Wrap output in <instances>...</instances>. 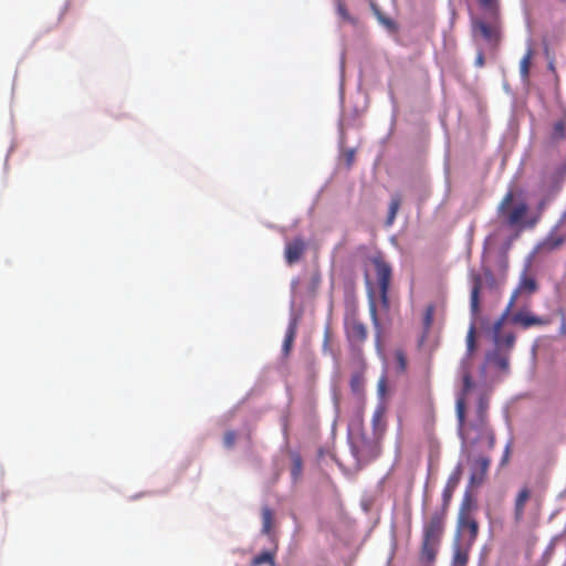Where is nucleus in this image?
I'll use <instances>...</instances> for the list:
<instances>
[{
    "instance_id": "obj_1",
    "label": "nucleus",
    "mask_w": 566,
    "mask_h": 566,
    "mask_svg": "<svg viewBox=\"0 0 566 566\" xmlns=\"http://www.w3.org/2000/svg\"><path fill=\"white\" fill-rule=\"evenodd\" d=\"M365 283L368 291L369 316L375 329V346L378 352L382 347V326L378 316L377 304L375 300V286L379 290L380 303L384 308L389 307V287L392 277V268L386 261L381 253H376L366 259Z\"/></svg>"
},
{
    "instance_id": "obj_2",
    "label": "nucleus",
    "mask_w": 566,
    "mask_h": 566,
    "mask_svg": "<svg viewBox=\"0 0 566 566\" xmlns=\"http://www.w3.org/2000/svg\"><path fill=\"white\" fill-rule=\"evenodd\" d=\"M489 396L481 394L478 398L476 407L472 417L467 418V407L464 398H457L455 412L458 420L459 436L471 444L486 441L489 450L495 447V433L489 423Z\"/></svg>"
},
{
    "instance_id": "obj_3",
    "label": "nucleus",
    "mask_w": 566,
    "mask_h": 566,
    "mask_svg": "<svg viewBox=\"0 0 566 566\" xmlns=\"http://www.w3.org/2000/svg\"><path fill=\"white\" fill-rule=\"evenodd\" d=\"M443 513H432L424 522L421 534V545L418 555V566H434L446 531Z\"/></svg>"
},
{
    "instance_id": "obj_4",
    "label": "nucleus",
    "mask_w": 566,
    "mask_h": 566,
    "mask_svg": "<svg viewBox=\"0 0 566 566\" xmlns=\"http://www.w3.org/2000/svg\"><path fill=\"white\" fill-rule=\"evenodd\" d=\"M343 324L349 348L358 355L361 354L368 338V328L359 316L358 301L354 295L345 297Z\"/></svg>"
},
{
    "instance_id": "obj_5",
    "label": "nucleus",
    "mask_w": 566,
    "mask_h": 566,
    "mask_svg": "<svg viewBox=\"0 0 566 566\" xmlns=\"http://www.w3.org/2000/svg\"><path fill=\"white\" fill-rule=\"evenodd\" d=\"M479 522L475 516H457L452 556L459 560H469L470 552L479 535Z\"/></svg>"
},
{
    "instance_id": "obj_6",
    "label": "nucleus",
    "mask_w": 566,
    "mask_h": 566,
    "mask_svg": "<svg viewBox=\"0 0 566 566\" xmlns=\"http://www.w3.org/2000/svg\"><path fill=\"white\" fill-rule=\"evenodd\" d=\"M350 449L358 463H368L380 454L381 438L367 436L361 431L352 437Z\"/></svg>"
},
{
    "instance_id": "obj_7",
    "label": "nucleus",
    "mask_w": 566,
    "mask_h": 566,
    "mask_svg": "<svg viewBox=\"0 0 566 566\" xmlns=\"http://www.w3.org/2000/svg\"><path fill=\"white\" fill-rule=\"evenodd\" d=\"M514 199L513 191H509L502 199L499 206V213L504 216L506 223L511 227L517 226L525 218L527 213V205L522 202L515 206L511 211H507L509 206Z\"/></svg>"
},
{
    "instance_id": "obj_8",
    "label": "nucleus",
    "mask_w": 566,
    "mask_h": 566,
    "mask_svg": "<svg viewBox=\"0 0 566 566\" xmlns=\"http://www.w3.org/2000/svg\"><path fill=\"white\" fill-rule=\"evenodd\" d=\"M490 464L491 459L485 455H479L471 460L469 488H478L484 482Z\"/></svg>"
},
{
    "instance_id": "obj_9",
    "label": "nucleus",
    "mask_w": 566,
    "mask_h": 566,
    "mask_svg": "<svg viewBox=\"0 0 566 566\" xmlns=\"http://www.w3.org/2000/svg\"><path fill=\"white\" fill-rule=\"evenodd\" d=\"M473 33L479 32L481 36L490 44L497 45L501 40L500 25L494 23H486L482 19H474L472 21Z\"/></svg>"
},
{
    "instance_id": "obj_10",
    "label": "nucleus",
    "mask_w": 566,
    "mask_h": 566,
    "mask_svg": "<svg viewBox=\"0 0 566 566\" xmlns=\"http://www.w3.org/2000/svg\"><path fill=\"white\" fill-rule=\"evenodd\" d=\"M537 289H538V285H537L536 280L533 276L528 275L526 272H524L521 275V279H520L516 290L513 292V294L509 301V304L506 306V313H510L512 307L515 305L518 295H522V294L532 295L533 293H535L537 291Z\"/></svg>"
},
{
    "instance_id": "obj_11",
    "label": "nucleus",
    "mask_w": 566,
    "mask_h": 566,
    "mask_svg": "<svg viewBox=\"0 0 566 566\" xmlns=\"http://www.w3.org/2000/svg\"><path fill=\"white\" fill-rule=\"evenodd\" d=\"M513 324L521 326L524 329L533 326H545L551 323L549 318L541 317L530 311L521 310L514 313L511 317Z\"/></svg>"
},
{
    "instance_id": "obj_12",
    "label": "nucleus",
    "mask_w": 566,
    "mask_h": 566,
    "mask_svg": "<svg viewBox=\"0 0 566 566\" xmlns=\"http://www.w3.org/2000/svg\"><path fill=\"white\" fill-rule=\"evenodd\" d=\"M566 241V213L562 217L555 229L547 235L543 247L547 250H555Z\"/></svg>"
},
{
    "instance_id": "obj_13",
    "label": "nucleus",
    "mask_w": 566,
    "mask_h": 566,
    "mask_svg": "<svg viewBox=\"0 0 566 566\" xmlns=\"http://www.w3.org/2000/svg\"><path fill=\"white\" fill-rule=\"evenodd\" d=\"M306 250V242L297 237L285 245L284 258L289 265H293L301 260Z\"/></svg>"
},
{
    "instance_id": "obj_14",
    "label": "nucleus",
    "mask_w": 566,
    "mask_h": 566,
    "mask_svg": "<svg viewBox=\"0 0 566 566\" xmlns=\"http://www.w3.org/2000/svg\"><path fill=\"white\" fill-rule=\"evenodd\" d=\"M531 489L527 485H524L517 492L514 500V521L515 523H520L524 518L525 505L526 502L531 497Z\"/></svg>"
},
{
    "instance_id": "obj_15",
    "label": "nucleus",
    "mask_w": 566,
    "mask_h": 566,
    "mask_svg": "<svg viewBox=\"0 0 566 566\" xmlns=\"http://www.w3.org/2000/svg\"><path fill=\"white\" fill-rule=\"evenodd\" d=\"M509 313L506 311L503 313V315L494 323L493 325V337L494 342L497 345H504L506 347H512L515 342V336L513 333L505 334L504 336L501 335V329L504 324V321L506 318Z\"/></svg>"
},
{
    "instance_id": "obj_16",
    "label": "nucleus",
    "mask_w": 566,
    "mask_h": 566,
    "mask_svg": "<svg viewBox=\"0 0 566 566\" xmlns=\"http://www.w3.org/2000/svg\"><path fill=\"white\" fill-rule=\"evenodd\" d=\"M471 488H467L459 507L458 516H474L478 509L476 500L474 499Z\"/></svg>"
},
{
    "instance_id": "obj_17",
    "label": "nucleus",
    "mask_w": 566,
    "mask_h": 566,
    "mask_svg": "<svg viewBox=\"0 0 566 566\" xmlns=\"http://www.w3.org/2000/svg\"><path fill=\"white\" fill-rule=\"evenodd\" d=\"M373 434L375 437L381 438L384 437V433L386 431V420H385V408L384 406H378L376 410L374 411L373 419Z\"/></svg>"
},
{
    "instance_id": "obj_18",
    "label": "nucleus",
    "mask_w": 566,
    "mask_h": 566,
    "mask_svg": "<svg viewBox=\"0 0 566 566\" xmlns=\"http://www.w3.org/2000/svg\"><path fill=\"white\" fill-rule=\"evenodd\" d=\"M482 289V279L480 275H475L473 279V286L470 296L471 312L475 316L480 307V292Z\"/></svg>"
},
{
    "instance_id": "obj_19",
    "label": "nucleus",
    "mask_w": 566,
    "mask_h": 566,
    "mask_svg": "<svg viewBox=\"0 0 566 566\" xmlns=\"http://www.w3.org/2000/svg\"><path fill=\"white\" fill-rule=\"evenodd\" d=\"M350 390L357 396L358 399L363 400L365 396V377L363 371H356L350 378Z\"/></svg>"
},
{
    "instance_id": "obj_20",
    "label": "nucleus",
    "mask_w": 566,
    "mask_h": 566,
    "mask_svg": "<svg viewBox=\"0 0 566 566\" xmlns=\"http://www.w3.org/2000/svg\"><path fill=\"white\" fill-rule=\"evenodd\" d=\"M480 8L490 14L495 21L500 15L501 1L500 0H476Z\"/></svg>"
},
{
    "instance_id": "obj_21",
    "label": "nucleus",
    "mask_w": 566,
    "mask_h": 566,
    "mask_svg": "<svg viewBox=\"0 0 566 566\" xmlns=\"http://www.w3.org/2000/svg\"><path fill=\"white\" fill-rule=\"evenodd\" d=\"M533 56L534 50L532 49V46H528L526 53L524 54L520 62V74L524 81L528 80Z\"/></svg>"
},
{
    "instance_id": "obj_22",
    "label": "nucleus",
    "mask_w": 566,
    "mask_h": 566,
    "mask_svg": "<svg viewBox=\"0 0 566 566\" xmlns=\"http://www.w3.org/2000/svg\"><path fill=\"white\" fill-rule=\"evenodd\" d=\"M566 138V119H559L554 123L553 130L551 134V140L553 143H559Z\"/></svg>"
},
{
    "instance_id": "obj_23",
    "label": "nucleus",
    "mask_w": 566,
    "mask_h": 566,
    "mask_svg": "<svg viewBox=\"0 0 566 566\" xmlns=\"http://www.w3.org/2000/svg\"><path fill=\"white\" fill-rule=\"evenodd\" d=\"M263 564H269L271 566H275L273 552L264 551V552L255 555L251 560L252 566H261Z\"/></svg>"
},
{
    "instance_id": "obj_24",
    "label": "nucleus",
    "mask_w": 566,
    "mask_h": 566,
    "mask_svg": "<svg viewBox=\"0 0 566 566\" xmlns=\"http://www.w3.org/2000/svg\"><path fill=\"white\" fill-rule=\"evenodd\" d=\"M400 205H401V197L400 195L396 193L391 197V200H390V203H389V210H388V216H387V224H392L396 217H397V213H398V210L400 208Z\"/></svg>"
},
{
    "instance_id": "obj_25",
    "label": "nucleus",
    "mask_w": 566,
    "mask_h": 566,
    "mask_svg": "<svg viewBox=\"0 0 566 566\" xmlns=\"http://www.w3.org/2000/svg\"><path fill=\"white\" fill-rule=\"evenodd\" d=\"M274 514L273 511L264 506L262 509V533L270 534L273 527Z\"/></svg>"
},
{
    "instance_id": "obj_26",
    "label": "nucleus",
    "mask_w": 566,
    "mask_h": 566,
    "mask_svg": "<svg viewBox=\"0 0 566 566\" xmlns=\"http://www.w3.org/2000/svg\"><path fill=\"white\" fill-rule=\"evenodd\" d=\"M454 491L455 490L452 489V488H449L447 485L444 486V489L442 491V505H441V509L438 510V511H434V513H443V516L448 515L449 506H450V503H451V500H452Z\"/></svg>"
},
{
    "instance_id": "obj_27",
    "label": "nucleus",
    "mask_w": 566,
    "mask_h": 566,
    "mask_svg": "<svg viewBox=\"0 0 566 566\" xmlns=\"http://www.w3.org/2000/svg\"><path fill=\"white\" fill-rule=\"evenodd\" d=\"M473 386H474V384H473V379H472L471 374L469 371L464 373V375L462 377V390L458 395V398H462L463 397L465 406H467L468 394L473 388Z\"/></svg>"
},
{
    "instance_id": "obj_28",
    "label": "nucleus",
    "mask_w": 566,
    "mask_h": 566,
    "mask_svg": "<svg viewBox=\"0 0 566 566\" xmlns=\"http://www.w3.org/2000/svg\"><path fill=\"white\" fill-rule=\"evenodd\" d=\"M296 327L294 324H291L286 331L284 342H283V350L287 354L291 350L292 344L295 339Z\"/></svg>"
},
{
    "instance_id": "obj_29",
    "label": "nucleus",
    "mask_w": 566,
    "mask_h": 566,
    "mask_svg": "<svg viewBox=\"0 0 566 566\" xmlns=\"http://www.w3.org/2000/svg\"><path fill=\"white\" fill-rule=\"evenodd\" d=\"M461 478H462V467H461V464H458L454 468L453 472L450 474L446 485L455 490L461 481Z\"/></svg>"
},
{
    "instance_id": "obj_30",
    "label": "nucleus",
    "mask_w": 566,
    "mask_h": 566,
    "mask_svg": "<svg viewBox=\"0 0 566 566\" xmlns=\"http://www.w3.org/2000/svg\"><path fill=\"white\" fill-rule=\"evenodd\" d=\"M336 12L346 22L355 23V19L349 14V11L344 1L336 2Z\"/></svg>"
},
{
    "instance_id": "obj_31",
    "label": "nucleus",
    "mask_w": 566,
    "mask_h": 566,
    "mask_svg": "<svg viewBox=\"0 0 566 566\" xmlns=\"http://www.w3.org/2000/svg\"><path fill=\"white\" fill-rule=\"evenodd\" d=\"M302 470H303V462H302L301 457L298 454L293 455L291 473H292V476L294 480H297L301 476Z\"/></svg>"
},
{
    "instance_id": "obj_32",
    "label": "nucleus",
    "mask_w": 566,
    "mask_h": 566,
    "mask_svg": "<svg viewBox=\"0 0 566 566\" xmlns=\"http://www.w3.org/2000/svg\"><path fill=\"white\" fill-rule=\"evenodd\" d=\"M434 305L429 304L426 306L424 313H423V326L426 331H429L432 323H433V316H434Z\"/></svg>"
},
{
    "instance_id": "obj_33",
    "label": "nucleus",
    "mask_w": 566,
    "mask_h": 566,
    "mask_svg": "<svg viewBox=\"0 0 566 566\" xmlns=\"http://www.w3.org/2000/svg\"><path fill=\"white\" fill-rule=\"evenodd\" d=\"M467 348L469 355L475 349V325L472 323L467 335Z\"/></svg>"
},
{
    "instance_id": "obj_34",
    "label": "nucleus",
    "mask_w": 566,
    "mask_h": 566,
    "mask_svg": "<svg viewBox=\"0 0 566 566\" xmlns=\"http://www.w3.org/2000/svg\"><path fill=\"white\" fill-rule=\"evenodd\" d=\"M237 439V434L234 431H227L223 437V443L227 448H232L234 446Z\"/></svg>"
},
{
    "instance_id": "obj_35",
    "label": "nucleus",
    "mask_w": 566,
    "mask_h": 566,
    "mask_svg": "<svg viewBox=\"0 0 566 566\" xmlns=\"http://www.w3.org/2000/svg\"><path fill=\"white\" fill-rule=\"evenodd\" d=\"M395 356H396V360H397L399 369L401 371H405L406 367H407V359H406L405 354L401 350H398V352H396Z\"/></svg>"
},
{
    "instance_id": "obj_36",
    "label": "nucleus",
    "mask_w": 566,
    "mask_h": 566,
    "mask_svg": "<svg viewBox=\"0 0 566 566\" xmlns=\"http://www.w3.org/2000/svg\"><path fill=\"white\" fill-rule=\"evenodd\" d=\"M379 21L386 25L388 29H395V23L391 19L382 17L378 11H376Z\"/></svg>"
},
{
    "instance_id": "obj_37",
    "label": "nucleus",
    "mask_w": 566,
    "mask_h": 566,
    "mask_svg": "<svg viewBox=\"0 0 566 566\" xmlns=\"http://www.w3.org/2000/svg\"><path fill=\"white\" fill-rule=\"evenodd\" d=\"M387 388V380L385 377H381L378 381L377 389L380 396H384Z\"/></svg>"
},
{
    "instance_id": "obj_38",
    "label": "nucleus",
    "mask_w": 566,
    "mask_h": 566,
    "mask_svg": "<svg viewBox=\"0 0 566 566\" xmlns=\"http://www.w3.org/2000/svg\"><path fill=\"white\" fill-rule=\"evenodd\" d=\"M510 453H511V443H507L506 447H505V450H504V454H503L502 460H501V464L502 465L507 463L509 458H510Z\"/></svg>"
},
{
    "instance_id": "obj_39",
    "label": "nucleus",
    "mask_w": 566,
    "mask_h": 566,
    "mask_svg": "<svg viewBox=\"0 0 566 566\" xmlns=\"http://www.w3.org/2000/svg\"><path fill=\"white\" fill-rule=\"evenodd\" d=\"M469 560L458 559L455 556H452L451 566H468Z\"/></svg>"
},
{
    "instance_id": "obj_40",
    "label": "nucleus",
    "mask_w": 566,
    "mask_h": 566,
    "mask_svg": "<svg viewBox=\"0 0 566 566\" xmlns=\"http://www.w3.org/2000/svg\"><path fill=\"white\" fill-rule=\"evenodd\" d=\"M475 65L479 66V67H482L484 65V55L482 52H480L478 55H476V59H475Z\"/></svg>"
},
{
    "instance_id": "obj_41",
    "label": "nucleus",
    "mask_w": 566,
    "mask_h": 566,
    "mask_svg": "<svg viewBox=\"0 0 566 566\" xmlns=\"http://www.w3.org/2000/svg\"><path fill=\"white\" fill-rule=\"evenodd\" d=\"M496 363H497V366H499L500 368H502V369L507 368L509 361H507V359H506V358H504V357H500V358L497 359V361H496Z\"/></svg>"
},
{
    "instance_id": "obj_42",
    "label": "nucleus",
    "mask_w": 566,
    "mask_h": 566,
    "mask_svg": "<svg viewBox=\"0 0 566 566\" xmlns=\"http://www.w3.org/2000/svg\"><path fill=\"white\" fill-rule=\"evenodd\" d=\"M319 281H321L319 275H315L313 277V285H314V287H316L319 284Z\"/></svg>"
},
{
    "instance_id": "obj_43",
    "label": "nucleus",
    "mask_w": 566,
    "mask_h": 566,
    "mask_svg": "<svg viewBox=\"0 0 566 566\" xmlns=\"http://www.w3.org/2000/svg\"><path fill=\"white\" fill-rule=\"evenodd\" d=\"M563 566H566V562L563 564Z\"/></svg>"
}]
</instances>
